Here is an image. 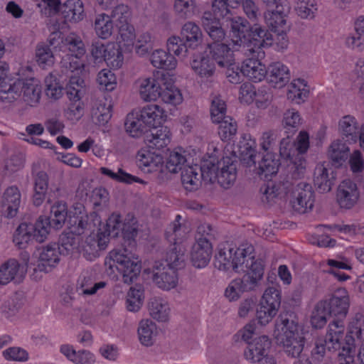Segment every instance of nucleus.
<instances>
[{
  "label": "nucleus",
  "mask_w": 364,
  "mask_h": 364,
  "mask_svg": "<svg viewBox=\"0 0 364 364\" xmlns=\"http://www.w3.org/2000/svg\"><path fill=\"white\" fill-rule=\"evenodd\" d=\"M186 249L180 243L173 242L166 252L164 259L165 265L178 271L186 265Z\"/></svg>",
  "instance_id": "nucleus-26"
},
{
  "label": "nucleus",
  "mask_w": 364,
  "mask_h": 364,
  "mask_svg": "<svg viewBox=\"0 0 364 364\" xmlns=\"http://www.w3.org/2000/svg\"><path fill=\"white\" fill-rule=\"evenodd\" d=\"M218 179V183L224 188H229L237 178L236 163L230 157H223Z\"/></svg>",
  "instance_id": "nucleus-29"
},
{
  "label": "nucleus",
  "mask_w": 364,
  "mask_h": 364,
  "mask_svg": "<svg viewBox=\"0 0 364 364\" xmlns=\"http://www.w3.org/2000/svg\"><path fill=\"white\" fill-rule=\"evenodd\" d=\"M272 341L267 336H261L255 338L252 341L248 343L247 348L245 350L244 355L245 358H252V351H257V354H262L264 358L268 357L267 353L271 348Z\"/></svg>",
  "instance_id": "nucleus-41"
},
{
  "label": "nucleus",
  "mask_w": 364,
  "mask_h": 364,
  "mask_svg": "<svg viewBox=\"0 0 364 364\" xmlns=\"http://www.w3.org/2000/svg\"><path fill=\"white\" fill-rule=\"evenodd\" d=\"M38 220L35 223H21L16 228L13 242L19 249H25L34 241L42 243L47 239V232L43 228L38 225Z\"/></svg>",
  "instance_id": "nucleus-9"
},
{
  "label": "nucleus",
  "mask_w": 364,
  "mask_h": 364,
  "mask_svg": "<svg viewBox=\"0 0 364 364\" xmlns=\"http://www.w3.org/2000/svg\"><path fill=\"white\" fill-rule=\"evenodd\" d=\"M203 43L201 29L195 23L188 21L183 26L181 36H171L168 39L167 50L181 58L202 48Z\"/></svg>",
  "instance_id": "nucleus-4"
},
{
  "label": "nucleus",
  "mask_w": 364,
  "mask_h": 364,
  "mask_svg": "<svg viewBox=\"0 0 364 364\" xmlns=\"http://www.w3.org/2000/svg\"><path fill=\"white\" fill-rule=\"evenodd\" d=\"M245 274L242 278L232 280L227 287L225 295L230 301H235L240 298V294L254 290L264 275V264L262 261H252L250 264H245Z\"/></svg>",
  "instance_id": "nucleus-6"
},
{
  "label": "nucleus",
  "mask_w": 364,
  "mask_h": 364,
  "mask_svg": "<svg viewBox=\"0 0 364 364\" xmlns=\"http://www.w3.org/2000/svg\"><path fill=\"white\" fill-rule=\"evenodd\" d=\"M255 53L252 54V57L246 58L243 60L240 71L244 76L250 80L257 82L264 80L267 75V68L258 59L255 58Z\"/></svg>",
  "instance_id": "nucleus-25"
},
{
  "label": "nucleus",
  "mask_w": 364,
  "mask_h": 364,
  "mask_svg": "<svg viewBox=\"0 0 364 364\" xmlns=\"http://www.w3.org/2000/svg\"><path fill=\"white\" fill-rule=\"evenodd\" d=\"M35 166L32 168V175L34 180L33 194L32 201L34 205H41L45 198L48 187V176L43 171L36 173Z\"/></svg>",
  "instance_id": "nucleus-28"
},
{
  "label": "nucleus",
  "mask_w": 364,
  "mask_h": 364,
  "mask_svg": "<svg viewBox=\"0 0 364 364\" xmlns=\"http://www.w3.org/2000/svg\"><path fill=\"white\" fill-rule=\"evenodd\" d=\"M280 305L279 291L274 288L266 289L256 311L258 323L262 326L267 324L276 316Z\"/></svg>",
  "instance_id": "nucleus-10"
},
{
  "label": "nucleus",
  "mask_w": 364,
  "mask_h": 364,
  "mask_svg": "<svg viewBox=\"0 0 364 364\" xmlns=\"http://www.w3.org/2000/svg\"><path fill=\"white\" fill-rule=\"evenodd\" d=\"M296 147L297 155L295 161V171H293V176L300 178L306 169V161L304 154L307 151L309 147V135L306 131H301L296 138Z\"/></svg>",
  "instance_id": "nucleus-24"
},
{
  "label": "nucleus",
  "mask_w": 364,
  "mask_h": 364,
  "mask_svg": "<svg viewBox=\"0 0 364 364\" xmlns=\"http://www.w3.org/2000/svg\"><path fill=\"white\" fill-rule=\"evenodd\" d=\"M72 213L68 211L65 203L58 201L50 207L48 216L41 215L38 217L37 219L38 225L45 229L48 236L50 228L61 229L65 223H68V217Z\"/></svg>",
  "instance_id": "nucleus-11"
},
{
  "label": "nucleus",
  "mask_w": 364,
  "mask_h": 364,
  "mask_svg": "<svg viewBox=\"0 0 364 364\" xmlns=\"http://www.w3.org/2000/svg\"><path fill=\"white\" fill-rule=\"evenodd\" d=\"M186 161V156L181 154V149L170 151L166 159V168L170 173H175L183 169V166Z\"/></svg>",
  "instance_id": "nucleus-57"
},
{
  "label": "nucleus",
  "mask_w": 364,
  "mask_h": 364,
  "mask_svg": "<svg viewBox=\"0 0 364 364\" xmlns=\"http://www.w3.org/2000/svg\"><path fill=\"white\" fill-rule=\"evenodd\" d=\"M26 273L25 265H21L15 259H10L0 268V284H7L11 281L19 283Z\"/></svg>",
  "instance_id": "nucleus-22"
},
{
  "label": "nucleus",
  "mask_w": 364,
  "mask_h": 364,
  "mask_svg": "<svg viewBox=\"0 0 364 364\" xmlns=\"http://www.w3.org/2000/svg\"><path fill=\"white\" fill-rule=\"evenodd\" d=\"M218 124V134L223 141H229L236 134L237 126L231 117L225 118Z\"/></svg>",
  "instance_id": "nucleus-58"
},
{
  "label": "nucleus",
  "mask_w": 364,
  "mask_h": 364,
  "mask_svg": "<svg viewBox=\"0 0 364 364\" xmlns=\"http://www.w3.org/2000/svg\"><path fill=\"white\" fill-rule=\"evenodd\" d=\"M84 80L79 76L71 75L69 82L66 85L65 90L70 100L77 102L80 100L79 95L80 87H82Z\"/></svg>",
  "instance_id": "nucleus-61"
},
{
  "label": "nucleus",
  "mask_w": 364,
  "mask_h": 364,
  "mask_svg": "<svg viewBox=\"0 0 364 364\" xmlns=\"http://www.w3.org/2000/svg\"><path fill=\"white\" fill-rule=\"evenodd\" d=\"M151 273L153 282L162 290L169 291L178 284V271L165 265L163 261H155Z\"/></svg>",
  "instance_id": "nucleus-12"
},
{
  "label": "nucleus",
  "mask_w": 364,
  "mask_h": 364,
  "mask_svg": "<svg viewBox=\"0 0 364 364\" xmlns=\"http://www.w3.org/2000/svg\"><path fill=\"white\" fill-rule=\"evenodd\" d=\"M171 53L168 50L166 53L161 49L154 50L151 56V64L157 68L169 70L174 69L177 61Z\"/></svg>",
  "instance_id": "nucleus-42"
},
{
  "label": "nucleus",
  "mask_w": 364,
  "mask_h": 364,
  "mask_svg": "<svg viewBox=\"0 0 364 364\" xmlns=\"http://www.w3.org/2000/svg\"><path fill=\"white\" fill-rule=\"evenodd\" d=\"M355 34L348 37L346 43L352 48H360L364 42V16H359L355 22Z\"/></svg>",
  "instance_id": "nucleus-59"
},
{
  "label": "nucleus",
  "mask_w": 364,
  "mask_h": 364,
  "mask_svg": "<svg viewBox=\"0 0 364 364\" xmlns=\"http://www.w3.org/2000/svg\"><path fill=\"white\" fill-rule=\"evenodd\" d=\"M359 191L356 183L350 179L343 181L338 187L336 200L342 208H353L359 198Z\"/></svg>",
  "instance_id": "nucleus-17"
},
{
  "label": "nucleus",
  "mask_w": 364,
  "mask_h": 364,
  "mask_svg": "<svg viewBox=\"0 0 364 364\" xmlns=\"http://www.w3.org/2000/svg\"><path fill=\"white\" fill-rule=\"evenodd\" d=\"M111 106L106 107L105 105H99L92 110V122L99 125L106 124L112 117Z\"/></svg>",
  "instance_id": "nucleus-63"
},
{
  "label": "nucleus",
  "mask_w": 364,
  "mask_h": 364,
  "mask_svg": "<svg viewBox=\"0 0 364 364\" xmlns=\"http://www.w3.org/2000/svg\"><path fill=\"white\" fill-rule=\"evenodd\" d=\"M267 80L274 87H284L290 80V73L288 68L279 62L271 64L267 68Z\"/></svg>",
  "instance_id": "nucleus-27"
},
{
  "label": "nucleus",
  "mask_w": 364,
  "mask_h": 364,
  "mask_svg": "<svg viewBox=\"0 0 364 364\" xmlns=\"http://www.w3.org/2000/svg\"><path fill=\"white\" fill-rule=\"evenodd\" d=\"M221 160L210 157V159L204 161L199 166V172L202 180L205 183H213L218 181L219 170L222 164Z\"/></svg>",
  "instance_id": "nucleus-39"
},
{
  "label": "nucleus",
  "mask_w": 364,
  "mask_h": 364,
  "mask_svg": "<svg viewBox=\"0 0 364 364\" xmlns=\"http://www.w3.org/2000/svg\"><path fill=\"white\" fill-rule=\"evenodd\" d=\"M113 23L109 15L105 14L98 15L95 21V30L97 35L102 39L109 38L114 31Z\"/></svg>",
  "instance_id": "nucleus-49"
},
{
  "label": "nucleus",
  "mask_w": 364,
  "mask_h": 364,
  "mask_svg": "<svg viewBox=\"0 0 364 364\" xmlns=\"http://www.w3.org/2000/svg\"><path fill=\"white\" fill-rule=\"evenodd\" d=\"M293 200H291L293 209L299 213L304 214L311 210L314 204V192L312 186L306 182L296 184L292 191Z\"/></svg>",
  "instance_id": "nucleus-14"
},
{
  "label": "nucleus",
  "mask_w": 364,
  "mask_h": 364,
  "mask_svg": "<svg viewBox=\"0 0 364 364\" xmlns=\"http://www.w3.org/2000/svg\"><path fill=\"white\" fill-rule=\"evenodd\" d=\"M265 22L270 31H277L281 29H289L290 23H287V17L279 15L269 9L264 15Z\"/></svg>",
  "instance_id": "nucleus-51"
},
{
  "label": "nucleus",
  "mask_w": 364,
  "mask_h": 364,
  "mask_svg": "<svg viewBox=\"0 0 364 364\" xmlns=\"http://www.w3.org/2000/svg\"><path fill=\"white\" fill-rule=\"evenodd\" d=\"M166 117L159 105H148L127 114L124 123L126 132L132 137H139L151 128L160 125Z\"/></svg>",
  "instance_id": "nucleus-2"
},
{
  "label": "nucleus",
  "mask_w": 364,
  "mask_h": 364,
  "mask_svg": "<svg viewBox=\"0 0 364 364\" xmlns=\"http://www.w3.org/2000/svg\"><path fill=\"white\" fill-rule=\"evenodd\" d=\"M204 54L208 55L214 63H217L221 68L231 65L233 61L232 51L224 43H207Z\"/></svg>",
  "instance_id": "nucleus-18"
},
{
  "label": "nucleus",
  "mask_w": 364,
  "mask_h": 364,
  "mask_svg": "<svg viewBox=\"0 0 364 364\" xmlns=\"http://www.w3.org/2000/svg\"><path fill=\"white\" fill-rule=\"evenodd\" d=\"M288 182L283 184V188L281 186L277 187L273 183H268L267 185H264L261 188V191L262 192V196L261 197V200L264 204H267L268 205H272L275 203V200L286 189H288L289 186Z\"/></svg>",
  "instance_id": "nucleus-50"
},
{
  "label": "nucleus",
  "mask_w": 364,
  "mask_h": 364,
  "mask_svg": "<svg viewBox=\"0 0 364 364\" xmlns=\"http://www.w3.org/2000/svg\"><path fill=\"white\" fill-rule=\"evenodd\" d=\"M282 345L284 351L288 356L298 358L304 350L306 339L301 333L278 338Z\"/></svg>",
  "instance_id": "nucleus-31"
},
{
  "label": "nucleus",
  "mask_w": 364,
  "mask_h": 364,
  "mask_svg": "<svg viewBox=\"0 0 364 364\" xmlns=\"http://www.w3.org/2000/svg\"><path fill=\"white\" fill-rule=\"evenodd\" d=\"M350 306V299L347 291L345 289H338L332 294L318 301V308L326 309L328 316H334L336 318L329 323L330 333L328 341L333 344H338L340 347V334L343 331V319L346 317Z\"/></svg>",
  "instance_id": "nucleus-1"
},
{
  "label": "nucleus",
  "mask_w": 364,
  "mask_h": 364,
  "mask_svg": "<svg viewBox=\"0 0 364 364\" xmlns=\"http://www.w3.org/2000/svg\"><path fill=\"white\" fill-rule=\"evenodd\" d=\"M158 332L156 325L151 320H141L138 327V335L140 343L144 346L154 345Z\"/></svg>",
  "instance_id": "nucleus-38"
},
{
  "label": "nucleus",
  "mask_w": 364,
  "mask_h": 364,
  "mask_svg": "<svg viewBox=\"0 0 364 364\" xmlns=\"http://www.w3.org/2000/svg\"><path fill=\"white\" fill-rule=\"evenodd\" d=\"M174 11L182 18H191L198 12L194 0H175Z\"/></svg>",
  "instance_id": "nucleus-53"
},
{
  "label": "nucleus",
  "mask_w": 364,
  "mask_h": 364,
  "mask_svg": "<svg viewBox=\"0 0 364 364\" xmlns=\"http://www.w3.org/2000/svg\"><path fill=\"white\" fill-rule=\"evenodd\" d=\"M40 82L34 78L16 79L11 84L4 83L0 87V100L11 103L22 95L23 101L30 106L36 105L41 98Z\"/></svg>",
  "instance_id": "nucleus-3"
},
{
  "label": "nucleus",
  "mask_w": 364,
  "mask_h": 364,
  "mask_svg": "<svg viewBox=\"0 0 364 364\" xmlns=\"http://www.w3.org/2000/svg\"><path fill=\"white\" fill-rule=\"evenodd\" d=\"M275 326L278 331L282 332L280 338L300 333L299 331L298 319L293 311L282 312L277 319Z\"/></svg>",
  "instance_id": "nucleus-32"
},
{
  "label": "nucleus",
  "mask_w": 364,
  "mask_h": 364,
  "mask_svg": "<svg viewBox=\"0 0 364 364\" xmlns=\"http://www.w3.org/2000/svg\"><path fill=\"white\" fill-rule=\"evenodd\" d=\"M230 26L233 36L237 38L236 43L245 46L252 28V23L244 17L235 16L230 19Z\"/></svg>",
  "instance_id": "nucleus-30"
},
{
  "label": "nucleus",
  "mask_w": 364,
  "mask_h": 364,
  "mask_svg": "<svg viewBox=\"0 0 364 364\" xmlns=\"http://www.w3.org/2000/svg\"><path fill=\"white\" fill-rule=\"evenodd\" d=\"M159 98L165 103L173 105L180 104L183 100L182 95L178 88L172 86L168 87L166 85L165 88L162 87Z\"/></svg>",
  "instance_id": "nucleus-62"
},
{
  "label": "nucleus",
  "mask_w": 364,
  "mask_h": 364,
  "mask_svg": "<svg viewBox=\"0 0 364 364\" xmlns=\"http://www.w3.org/2000/svg\"><path fill=\"white\" fill-rule=\"evenodd\" d=\"M100 223V218L95 212L87 214L80 211L79 213L75 212L69 215L67 225L70 232L80 236L86 232H94L97 225Z\"/></svg>",
  "instance_id": "nucleus-13"
},
{
  "label": "nucleus",
  "mask_w": 364,
  "mask_h": 364,
  "mask_svg": "<svg viewBox=\"0 0 364 364\" xmlns=\"http://www.w3.org/2000/svg\"><path fill=\"white\" fill-rule=\"evenodd\" d=\"M55 52L44 42L39 43L36 48V59L43 69L51 67L55 63Z\"/></svg>",
  "instance_id": "nucleus-43"
},
{
  "label": "nucleus",
  "mask_w": 364,
  "mask_h": 364,
  "mask_svg": "<svg viewBox=\"0 0 364 364\" xmlns=\"http://www.w3.org/2000/svg\"><path fill=\"white\" fill-rule=\"evenodd\" d=\"M112 9L109 16L116 26H117V24H124L129 22L131 14L127 6L117 4Z\"/></svg>",
  "instance_id": "nucleus-64"
},
{
  "label": "nucleus",
  "mask_w": 364,
  "mask_h": 364,
  "mask_svg": "<svg viewBox=\"0 0 364 364\" xmlns=\"http://www.w3.org/2000/svg\"><path fill=\"white\" fill-rule=\"evenodd\" d=\"M46 95L53 100H58L63 95L65 88L56 76L49 74L44 80Z\"/></svg>",
  "instance_id": "nucleus-54"
},
{
  "label": "nucleus",
  "mask_w": 364,
  "mask_h": 364,
  "mask_svg": "<svg viewBox=\"0 0 364 364\" xmlns=\"http://www.w3.org/2000/svg\"><path fill=\"white\" fill-rule=\"evenodd\" d=\"M136 247H123L109 252V261L105 264L113 271L115 267L122 274L123 282L132 284L139 275L141 269V261L134 252Z\"/></svg>",
  "instance_id": "nucleus-5"
},
{
  "label": "nucleus",
  "mask_w": 364,
  "mask_h": 364,
  "mask_svg": "<svg viewBox=\"0 0 364 364\" xmlns=\"http://www.w3.org/2000/svg\"><path fill=\"white\" fill-rule=\"evenodd\" d=\"M302 124V119L299 111L292 108L287 109L283 114L282 126L286 132L294 134Z\"/></svg>",
  "instance_id": "nucleus-48"
},
{
  "label": "nucleus",
  "mask_w": 364,
  "mask_h": 364,
  "mask_svg": "<svg viewBox=\"0 0 364 364\" xmlns=\"http://www.w3.org/2000/svg\"><path fill=\"white\" fill-rule=\"evenodd\" d=\"M349 151L346 143L341 139H337L330 146L328 156L334 165L340 166L348 159Z\"/></svg>",
  "instance_id": "nucleus-46"
},
{
  "label": "nucleus",
  "mask_w": 364,
  "mask_h": 364,
  "mask_svg": "<svg viewBox=\"0 0 364 364\" xmlns=\"http://www.w3.org/2000/svg\"><path fill=\"white\" fill-rule=\"evenodd\" d=\"M123 60V54L119 45L114 43L107 45L105 62L107 65L111 66L113 68L118 69L122 67Z\"/></svg>",
  "instance_id": "nucleus-52"
},
{
  "label": "nucleus",
  "mask_w": 364,
  "mask_h": 364,
  "mask_svg": "<svg viewBox=\"0 0 364 364\" xmlns=\"http://www.w3.org/2000/svg\"><path fill=\"white\" fill-rule=\"evenodd\" d=\"M62 17L65 22L77 23L83 19L84 8L81 0H67L62 6Z\"/></svg>",
  "instance_id": "nucleus-34"
},
{
  "label": "nucleus",
  "mask_w": 364,
  "mask_h": 364,
  "mask_svg": "<svg viewBox=\"0 0 364 364\" xmlns=\"http://www.w3.org/2000/svg\"><path fill=\"white\" fill-rule=\"evenodd\" d=\"M38 261L36 267L34 268L35 272H41L48 273L56 267L60 262V255H65L63 250H60L58 244H49L39 249Z\"/></svg>",
  "instance_id": "nucleus-16"
},
{
  "label": "nucleus",
  "mask_w": 364,
  "mask_h": 364,
  "mask_svg": "<svg viewBox=\"0 0 364 364\" xmlns=\"http://www.w3.org/2000/svg\"><path fill=\"white\" fill-rule=\"evenodd\" d=\"M138 166L141 168H149L148 171H154L159 164H163V156L160 153L149 149H141L136 155Z\"/></svg>",
  "instance_id": "nucleus-37"
},
{
  "label": "nucleus",
  "mask_w": 364,
  "mask_h": 364,
  "mask_svg": "<svg viewBox=\"0 0 364 364\" xmlns=\"http://www.w3.org/2000/svg\"><path fill=\"white\" fill-rule=\"evenodd\" d=\"M339 132L343 140L348 143H355L358 140V126L354 117L346 115L339 122Z\"/></svg>",
  "instance_id": "nucleus-35"
},
{
  "label": "nucleus",
  "mask_w": 364,
  "mask_h": 364,
  "mask_svg": "<svg viewBox=\"0 0 364 364\" xmlns=\"http://www.w3.org/2000/svg\"><path fill=\"white\" fill-rule=\"evenodd\" d=\"M259 163L257 173L265 181H270L269 177L277 173L280 166L279 159L272 152H267L265 154L261 153V156L257 158Z\"/></svg>",
  "instance_id": "nucleus-23"
},
{
  "label": "nucleus",
  "mask_w": 364,
  "mask_h": 364,
  "mask_svg": "<svg viewBox=\"0 0 364 364\" xmlns=\"http://www.w3.org/2000/svg\"><path fill=\"white\" fill-rule=\"evenodd\" d=\"M145 140L148 143L149 149L155 151H160L171 142L170 132L167 127H161L155 133L147 134Z\"/></svg>",
  "instance_id": "nucleus-40"
},
{
  "label": "nucleus",
  "mask_w": 364,
  "mask_h": 364,
  "mask_svg": "<svg viewBox=\"0 0 364 364\" xmlns=\"http://www.w3.org/2000/svg\"><path fill=\"white\" fill-rule=\"evenodd\" d=\"M211 230L209 225H203L198 228L196 243L191 252V262L196 268L205 267L210 260L213 247L209 237Z\"/></svg>",
  "instance_id": "nucleus-8"
},
{
  "label": "nucleus",
  "mask_w": 364,
  "mask_h": 364,
  "mask_svg": "<svg viewBox=\"0 0 364 364\" xmlns=\"http://www.w3.org/2000/svg\"><path fill=\"white\" fill-rule=\"evenodd\" d=\"M100 172L119 183L132 184V183L136 182L141 184H146V182L141 178L127 173L121 168H119L117 172L115 173L108 168L101 167L100 168Z\"/></svg>",
  "instance_id": "nucleus-44"
},
{
  "label": "nucleus",
  "mask_w": 364,
  "mask_h": 364,
  "mask_svg": "<svg viewBox=\"0 0 364 364\" xmlns=\"http://www.w3.org/2000/svg\"><path fill=\"white\" fill-rule=\"evenodd\" d=\"M162 85L165 86L163 78L149 77L144 79L139 88L141 99L145 101L156 100L162 90Z\"/></svg>",
  "instance_id": "nucleus-33"
},
{
  "label": "nucleus",
  "mask_w": 364,
  "mask_h": 364,
  "mask_svg": "<svg viewBox=\"0 0 364 364\" xmlns=\"http://www.w3.org/2000/svg\"><path fill=\"white\" fill-rule=\"evenodd\" d=\"M336 173L323 165H317L314 173V185L321 193L330 192L336 183Z\"/></svg>",
  "instance_id": "nucleus-21"
},
{
  "label": "nucleus",
  "mask_w": 364,
  "mask_h": 364,
  "mask_svg": "<svg viewBox=\"0 0 364 364\" xmlns=\"http://www.w3.org/2000/svg\"><path fill=\"white\" fill-rule=\"evenodd\" d=\"M150 315L160 322L168 320L169 307L166 302L159 298H153L149 302Z\"/></svg>",
  "instance_id": "nucleus-45"
},
{
  "label": "nucleus",
  "mask_w": 364,
  "mask_h": 364,
  "mask_svg": "<svg viewBox=\"0 0 364 364\" xmlns=\"http://www.w3.org/2000/svg\"><path fill=\"white\" fill-rule=\"evenodd\" d=\"M274 40V38L271 31L255 21L252 22V28L245 46L252 45L254 47L247 49V50L252 54L257 53V57H262L264 55V53L261 50V48L271 46Z\"/></svg>",
  "instance_id": "nucleus-15"
},
{
  "label": "nucleus",
  "mask_w": 364,
  "mask_h": 364,
  "mask_svg": "<svg viewBox=\"0 0 364 364\" xmlns=\"http://www.w3.org/2000/svg\"><path fill=\"white\" fill-rule=\"evenodd\" d=\"M105 232L110 237H122V247H136V237L139 232V224L136 218L128 214L122 220L120 214L113 213L107 220Z\"/></svg>",
  "instance_id": "nucleus-7"
},
{
  "label": "nucleus",
  "mask_w": 364,
  "mask_h": 364,
  "mask_svg": "<svg viewBox=\"0 0 364 364\" xmlns=\"http://www.w3.org/2000/svg\"><path fill=\"white\" fill-rule=\"evenodd\" d=\"M61 247L60 250H63L65 254L68 255L77 249L79 246L80 239L76 234L72 232H63L59 239Z\"/></svg>",
  "instance_id": "nucleus-60"
},
{
  "label": "nucleus",
  "mask_w": 364,
  "mask_h": 364,
  "mask_svg": "<svg viewBox=\"0 0 364 364\" xmlns=\"http://www.w3.org/2000/svg\"><path fill=\"white\" fill-rule=\"evenodd\" d=\"M144 289L141 285L132 287L127 295L126 307L129 311H138L144 301Z\"/></svg>",
  "instance_id": "nucleus-47"
},
{
  "label": "nucleus",
  "mask_w": 364,
  "mask_h": 364,
  "mask_svg": "<svg viewBox=\"0 0 364 364\" xmlns=\"http://www.w3.org/2000/svg\"><path fill=\"white\" fill-rule=\"evenodd\" d=\"M64 45L75 58H81L86 53L83 41L79 36L70 35L64 39Z\"/></svg>",
  "instance_id": "nucleus-56"
},
{
  "label": "nucleus",
  "mask_w": 364,
  "mask_h": 364,
  "mask_svg": "<svg viewBox=\"0 0 364 364\" xmlns=\"http://www.w3.org/2000/svg\"><path fill=\"white\" fill-rule=\"evenodd\" d=\"M279 154L282 158L289 159L291 162L293 164L292 168L295 171L294 159H296V156L297 155L296 141H291L289 134L280 141Z\"/></svg>",
  "instance_id": "nucleus-55"
},
{
  "label": "nucleus",
  "mask_w": 364,
  "mask_h": 364,
  "mask_svg": "<svg viewBox=\"0 0 364 364\" xmlns=\"http://www.w3.org/2000/svg\"><path fill=\"white\" fill-rule=\"evenodd\" d=\"M181 59L189 63L196 73L202 77H209L215 73V63L208 55L196 52Z\"/></svg>",
  "instance_id": "nucleus-19"
},
{
  "label": "nucleus",
  "mask_w": 364,
  "mask_h": 364,
  "mask_svg": "<svg viewBox=\"0 0 364 364\" xmlns=\"http://www.w3.org/2000/svg\"><path fill=\"white\" fill-rule=\"evenodd\" d=\"M235 251V249L231 247L220 249L215 256V267L222 271H228L232 268L235 272L240 273L239 269L242 264L240 259H243L234 255Z\"/></svg>",
  "instance_id": "nucleus-20"
},
{
  "label": "nucleus",
  "mask_w": 364,
  "mask_h": 364,
  "mask_svg": "<svg viewBox=\"0 0 364 364\" xmlns=\"http://www.w3.org/2000/svg\"><path fill=\"white\" fill-rule=\"evenodd\" d=\"M199 166L194 165L184 167L181 172V183L185 189L189 191L198 190L202 183Z\"/></svg>",
  "instance_id": "nucleus-36"
}]
</instances>
